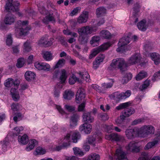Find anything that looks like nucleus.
I'll use <instances>...</instances> for the list:
<instances>
[{
    "label": "nucleus",
    "instance_id": "obj_1",
    "mask_svg": "<svg viewBox=\"0 0 160 160\" xmlns=\"http://www.w3.org/2000/svg\"><path fill=\"white\" fill-rule=\"evenodd\" d=\"M82 117L85 123L80 126L79 130L81 131H83L87 134H89L91 131L92 126L89 123L92 122L94 121V118L91 116L90 112H84Z\"/></svg>",
    "mask_w": 160,
    "mask_h": 160
},
{
    "label": "nucleus",
    "instance_id": "obj_2",
    "mask_svg": "<svg viewBox=\"0 0 160 160\" xmlns=\"http://www.w3.org/2000/svg\"><path fill=\"white\" fill-rule=\"evenodd\" d=\"M128 67V64L126 63L123 58H121L113 59L108 69L109 71L116 70L118 68L121 71L123 72Z\"/></svg>",
    "mask_w": 160,
    "mask_h": 160
},
{
    "label": "nucleus",
    "instance_id": "obj_3",
    "mask_svg": "<svg viewBox=\"0 0 160 160\" xmlns=\"http://www.w3.org/2000/svg\"><path fill=\"white\" fill-rule=\"evenodd\" d=\"M93 30L92 28L89 26L83 27L78 30L79 36L78 41L82 44L87 43L88 40L87 35L91 34Z\"/></svg>",
    "mask_w": 160,
    "mask_h": 160
},
{
    "label": "nucleus",
    "instance_id": "obj_4",
    "mask_svg": "<svg viewBox=\"0 0 160 160\" xmlns=\"http://www.w3.org/2000/svg\"><path fill=\"white\" fill-rule=\"evenodd\" d=\"M20 3L18 1H13V0H7L5 6L7 11L10 12H18L19 10Z\"/></svg>",
    "mask_w": 160,
    "mask_h": 160
},
{
    "label": "nucleus",
    "instance_id": "obj_5",
    "mask_svg": "<svg viewBox=\"0 0 160 160\" xmlns=\"http://www.w3.org/2000/svg\"><path fill=\"white\" fill-rule=\"evenodd\" d=\"M135 112V109L132 107L127 108L121 113L120 116L121 120H117L116 121V122L119 124L121 123L122 122L125 120L126 118L129 117Z\"/></svg>",
    "mask_w": 160,
    "mask_h": 160
},
{
    "label": "nucleus",
    "instance_id": "obj_6",
    "mask_svg": "<svg viewBox=\"0 0 160 160\" xmlns=\"http://www.w3.org/2000/svg\"><path fill=\"white\" fill-rule=\"evenodd\" d=\"M141 137H147L150 134H154L155 129L151 125H145L139 128Z\"/></svg>",
    "mask_w": 160,
    "mask_h": 160
},
{
    "label": "nucleus",
    "instance_id": "obj_7",
    "mask_svg": "<svg viewBox=\"0 0 160 160\" xmlns=\"http://www.w3.org/2000/svg\"><path fill=\"white\" fill-rule=\"evenodd\" d=\"M112 44L110 42H107L104 43L97 48L93 49L92 53L89 56V58L91 59L92 58L94 57L99 52L104 51L107 49Z\"/></svg>",
    "mask_w": 160,
    "mask_h": 160
},
{
    "label": "nucleus",
    "instance_id": "obj_8",
    "mask_svg": "<svg viewBox=\"0 0 160 160\" xmlns=\"http://www.w3.org/2000/svg\"><path fill=\"white\" fill-rule=\"evenodd\" d=\"M126 134L128 139H132L136 137H141L139 128H137L127 129Z\"/></svg>",
    "mask_w": 160,
    "mask_h": 160
},
{
    "label": "nucleus",
    "instance_id": "obj_9",
    "mask_svg": "<svg viewBox=\"0 0 160 160\" xmlns=\"http://www.w3.org/2000/svg\"><path fill=\"white\" fill-rule=\"evenodd\" d=\"M130 40L128 36L122 37L119 41L118 43L119 47L117 49L116 51L118 52L124 51L125 49L123 48L130 42Z\"/></svg>",
    "mask_w": 160,
    "mask_h": 160
},
{
    "label": "nucleus",
    "instance_id": "obj_10",
    "mask_svg": "<svg viewBox=\"0 0 160 160\" xmlns=\"http://www.w3.org/2000/svg\"><path fill=\"white\" fill-rule=\"evenodd\" d=\"M137 143L135 142H130L128 145L126 146L125 148L128 152H132L133 153H137L140 151V146L137 145Z\"/></svg>",
    "mask_w": 160,
    "mask_h": 160
},
{
    "label": "nucleus",
    "instance_id": "obj_11",
    "mask_svg": "<svg viewBox=\"0 0 160 160\" xmlns=\"http://www.w3.org/2000/svg\"><path fill=\"white\" fill-rule=\"evenodd\" d=\"M86 96L85 90L82 88H80L77 91L76 95V102L79 103L80 102L84 100Z\"/></svg>",
    "mask_w": 160,
    "mask_h": 160
},
{
    "label": "nucleus",
    "instance_id": "obj_12",
    "mask_svg": "<svg viewBox=\"0 0 160 160\" xmlns=\"http://www.w3.org/2000/svg\"><path fill=\"white\" fill-rule=\"evenodd\" d=\"M35 68L39 70L48 71L50 70V66L46 63L36 62L34 64Z\"/></svg>",
    "mask_w": 160,
    "mask_h": 160
},
{
    "label": "nucleus",
    "instance_id": "obj_13",
    "mask_svg": "<svg viewBox=\"0 0 160 160\" xmlns=\"http://www.w3.org/2000/svg\"><path fill=\"white\" fill-rule=\"evenodd\" d=\"M140 54L137 53H135L128 60V62H126L128 64V66L130 65L136 64L140 62Z\"/></svg>",
    "mask_w": 160,
    "mask_h": 160
},
{
    "label": "nucleus",
    "instance_id": "obj_14",
    "mask_svg": "<svg viewBox=\"0 0 160 160\" xmlns=\"http://www.w3.org/2000/svg\"><path fill=\"white\" fill-rule=\"evenodd\" d=\"M160 142V134L154 139L153 141L148 142L144 147L145 150H147L154 146Z\"/></svg>",
    "mask_w": 160,
    "mask_h": 160
},
{
    "label": "nucleus",
    "instance_id": "obj_15",
    "mask_svg": "<svg viewBox=\"0 0 160 160\" xmlns=\"http://www.w3.org/2000/svg\"><path fill=\"white\" fill-rule=\"evenodd\" d=\"M88 16V12L87 11L83 12L82 13L78 18L77 22L79 23L86 22Z\"/></svg>",
    "mask_w": 160,
    "mask_h": 160
},
{
    "label": "nucleus",
    "instance_id": "obj_16",
    "mask_svg": "<svg viewBox=\"0 0 160 160\" xmlns=\"http://www.w3.org/2000/svg\"><path fill=\"white\" fill-rule=\"evenodd\" d=\"M112 82H110L107 83H103L101 85L102 87L100 89L99 92L100 93H104L107 91V89L110 88L113 86V79H111Z\"/></svg>",
    "mask_w": 160,
    "mask_h": 160
},
{
    "label": "nucleus",
    "instance_id": "obj_17",
    "mask_svg": "<svg viewBox=\"0 0 160 160\" xmlns=\"http://www.w3.org/2000/svg\"><path fill=\"white\" fill-rule=\"evenodd\" d=\"M112 82H110L107 83H103L101 85L102 87L100 89L99 92L100 93H104L107 91V89L110 88L113 86V79H111Z\"/></svg>",
    "mask_w": 160,
    "mask_h": 160
},
{
    "label": "nucleus",
    "instance_id": "obj_18",
    "mask_svg": "<svg viewBox=\"0 0 160 160\" xmlns=\"http://www.w3.org/2000/svg\"><path fill=\"white\" fill-rule=\"evenodd\" d=\"M14 16L12 14L9 13L6 15L4 19L5 24L11 25L14 22Z\"/></svg>",
    "mask_w": 160,
    "mask_h": 160
},
{
    "label": "nucleus",
    "instance_id": "obj_19",
    "mask_svg": "<svg viewBox=\"0 0 160 160\" xmlns=\"http://www.w3.org/2000/svg\"><path fill=\"white\" fill-rule=\"evenodd\" d=\"M106 139L111 140L112 141H119L121 138L118 134L115 133H111L108 135H106L105 136Z\"/></svg>",
    "mask_w": 160,
    "mask_h": 160
},
{
    "label": "nucleus",
    "instance_id": "obj_20",
    "mask_svg": "<svg viewBox=\"0 0 160 160\" xmlns=\"http://www.w3.org/2000/svg\"><path fill=\"white\" fill-rule=\"evenodd\" d=\"M53 13L51 14L49 12V13L42 19V22L45 24L47 25L50 22H55L56 19L54 17L52 16Z\"/></svg>",
    "mask_w": 160,
    "mask_h": 160
},
{
    "label": "nucleus",
    "instance_id": "obj_21",
    "mask_svg": "<svg viewBox=\"0 0 160 160\" xmlns=\"http://www.w3.org/2000/svg\"><path fill=\"white\" fill-rule=\"evenodd\" d=\"M101 138L97 134H93L92 135L89 136L88 138V143L90 144H93L96 140L100 141Z\"/></svg>",
    "mask_w": 160,
    "mask_h": 160
},
{
    "label": "nucleus",
    "instance_id": "obj_22",
    "mask_svg": "<svg viewBox=\"0 0 160 160\" xmlns=\"http://www.w3.org/2000/svg\"><path fill=\"white\" fill-rule=\"evenodd\" d=\"M78 119V116L76 114H74L71 117L70 121L71 127L72 128L77 125Z\"/></svg>",
    "mask_w": 160,
    "mask_h": 160
},
{
    "label": "nucleus",
    "instance_id": "obj_23",
    "mask_svg": "<svg viewBox=\"0 0 160 160\" xmlns=\"http://www.w3.org/2000/svg\"><path fill=\"white\" fill-rule=\"evenodd\" d=\"M68 78L67 72L65 69H62L61 70V73L59 78V80L61 84H63L65 82Z\"/></svg>",
    "mask_w": 160,
    "mask_h": 160
},
{
    "label": "nucleus",
    "instance_id": "obj_24",
    "mask_svg": "<svg viewBox=\"0 0 160 160\" xmlns=\"http://www.w3.org/2000/svg\"><path fill=\"white\" fill-rule=\"evenodd\" d=\"M150 56L155 65H157L160 63V55L159 54L156 52H153L150 54Z\"/></svg>",
    "mask_w": 160,
    "mask_h": 160
},
{
    "label": "nucleus",
    "instance_id": "obj_25",
    "mask_svg": "<svg viewBox=\"0 0 160 160\" xmlns=\"http://www.w3.org/2000/svg\"><path fill=\"white\" fill-rule=\"evenodd\" d=\"M9 145V142L6 140H4L0 142V150L1 153L2 151L5 152L7 150V148Z\"/></svg>",
    "mask_w": 160,
    "mask_h": 160
},
{
    "label": "nucleus",
    "instance_id": "obj_26",
    "mask_svg": "<svg viewBox=\"0 0 160 160\" xmlns=\"http://www.w3.org/2000/svg\"><path fill=\"white\" fill-rule=\"evenodd\" d=\"M18 141L21 144L23 145L27 144L28 142V135L26 134L22 136L18 135Z\"/></svg>",
    "mask_w": 160,
    "mask_h": 160
},
{
    "label": "nucleus",
    "instance_id": "obj_27",
    "mask_svg": "<svg viewBox=\"0 0 160 160\" xmlns=\"http://www.w3.org/2000/svg\"><path fill=\"white\" fill-rule=\"evenodd\" d=\"M146 21V20L143 19L137 24V27L138 29L142 31H145L147 29Z\"/></svg>",
    "mask_w": 160,
    "mask_h": 160
},
{
    "label": "nucleus",
    "instance_id": "obj_28",
    "mask_svg": "<svg viewBox=\"0 0 160 160\" xmlns=\"http://www.w3.org/2000/svg\"><path fill=\"white\" fill-rule=\"evenodd\" d=\"M74 93L69 90H66L63 94V97L65 99L70 100L74 95Z\"/></svg>",
    "mask_w": 160,
    "mask_h": 160
},
{
    "label": "nucleus",
    "instance_id": "obj_29",
    "mask_svg": "<svg viewBox=\"0 0 160 160\" xmlns=\"http://www.w3.org/2000/svg\"><path fill=\"white\" fill-rule=\"evenodd\" d=\"M35 73L31 71L26 72L25 74V79L28 81L33 80L35 78Z\"/></svg>",
    "mask_w": 160,
    "mask_h": 160
},
{
    "label": "nucleus",
    "instance_id": "obj_30",
    "mask_svg": "<svg viewBox=\"0 0 160 160\" xmlns=\"http://www.w3.org/2000/svg\"><path fill=\"white\" fill-rule=\"evenodd\" d=\"M106 10L103 7H100L96 10V14L98 17L104 16L106 14Z\"/></svg>",
    "mask_w": 160,
    "mask_h": 160
},
{
    "label": "nucleus",
    "instance_id": "obj_31",
    "mask_svg": "<svg viewBox=\"0 0 160 160\" xmlns=\"http://www.w3.org/2000/svg\"><path fill=\"white\" fill-rule=\"evenodd\" d=\"M38 144V142L34 139L31 140L29 142L28 146H27L26 150L27 151H29L32 150L35 147L36 144Z\"/></svg>",
    "mask_w": 160,
    "mask_h": 160
},
{
    "label": "nucleus",
    "instance_id": "obj_32",
    "mask_svg": "<svg viewBox=\"0 0 160 160\" xmlns=\"http://www.w3.org/2000/svg\"><path fill=\"white\" fill-rule=\"evenodd\" d=\"M132 77V75L131 73L128 72L126 73L122 80V82L123 84L127 83L129 81L131 80Z\"/></svg>",
    "mask_w": 160,
    "mask_h": 160
},
{
    "label": "nucleus",
    "instance_id": "obj_33",
    "mask_svg": "<svg viewBox=\"0 0 160 160\" xmlns=\"http://www.w3.org/2000/svg\"><path fill=\"white\" fill-rule=\"evenodd\" d=\"M42 55L43 58L46 61H50L53 58L52 54L49 51L43 52Z\"/></svg>",
    "mask_w": 160,
    "mask_h": 160
},
{
    "label": "nucleus",
    "instance_id": "obj_34",
    "mask_svg": "<svg viewBox=\"0 0 160 160\" xmlns=\"http://www.w3.org/2000/svg\"><path fill=\"white\" fill-rule=\"evenodd\" d=\"M16 89L15 88H12L10 92L13 100L15 101H17L19 98V96L18 94L16 92Z\"/></svg>",
    "mask_w": 160,
    "mask_h": 160
},
{
    "label": "nucleus",
    "instance_id": "obj_35",
    "mask_svg": "<svg viewBox=\"0 0 160 160\" xmlns=\"http://www.w3.org/2000/svg\"><path fill=\"white\" fill-rule=\"evenodd\" d=\"M111 98L116 100L120 101L122 99V95L121 93H119L118 92H116L113 93L111 95Z\"/></svg>",
    "mask_w": 160,
    "mask_h": 160
},
{
    "label": "nucleus",
    "instance_id": "obj_36",
    "mask_svg": "<svg viewBox=\"0 0 160 160\" xmlns=\"http://www.w3.org/2000/svg\"><path fill=\"white\" fill-rule=\"evenodd\" d=\"M79 78L76 77L74 74H72L69 79V83L70 85H73L77 82H79Z\"/></svg>",
    "mask_w": 160,
    "mask_h": 160
},
{
    "label": "nucleus",
    "instance_id": "obj_37",
    "mask_svg": "<svg viewBox=\"0 0 160 160\" xmlns=\"http://www.w3.org/2000/svg\"><path fill=\"white\" fill-rule=\"evenodd\" d=\"M147 73L145 72L142 71L139 72L136 76V79L137 81L142 80L146 77Z\"/></svg>",
    "mask_w": 160,
    "mask_h": 160
},
{
    "label": "nucleus",
    "instance_id": "obj_38",
    "mask_svg": "<svg viewBox=\"0 0 160 160\" xmlns=\"http://www.w3.org/2000/svg\"><path fill=\"white\" fill-rule=\"evenodd\" d=\"M129 102L120 103L118 106L116 107V109L120 110L128 107L130 104Z\"/></svg>",
    "mask_w": 160,
    "mask_h": 160
},
{
    "label": "nucleus",
    "instance_id": "obj_39",
    "mask_svg": "<svg viewBox=\"0 0 160 160\" xmlns=\"http://www.w3.org/2000/svg\"><path fill=\"white\" fill-rule=\"evenodd\" d=\"M23 127L22 126L15 127L14 129L13 132V136H17L19 134L21 133V132L23 131Z\"/></svg>",
    "mask_w": 160,
    "mask_h": 160
},
{
    "label": "nucleus",
    "instance_id": "obj_40",
    "mask_svg": "<svg viewBox=\"0 0 160 160\" xmlns=\"http://www.w3.org/2000/svg\"><path fill=\"white\" fill-rule=\"evenodd\" d=\"M46 152V151L44 149L41 147H38L36 149L35 154L36 155H43L45 154Z\"/></svg>",
    "mask_w": 160,
    "mask_h": 160
},
{
    "label": "nucleus",
    "instance_id": "obj_41",
    "mask_svg": "<svg viewBox=\"0 0 160 160\" xmlns=\"http://www.w3.org/2000/svg\"><path fill=\"white\" fill-rule=\"evenodd\" d=\"M38 9L40 13L43 15L46 16L49 13V12L43 6L39 7Z\"/></svg>",
    "mask_w": 160,
    "mask_h": 160
},
{
    "label": "nucleus",
    "instance_id": "obj_42",
    "mask_svg": "<svg viewBox=\"0 0 160 160\" xmlns=\"http://www.w3.org/2000/svg\"><path fill=\"white\" fill-rule=\"evenodd\" d=\"M25 63V60L24 58H19L17 60L16 66L17 68H20L22 67Z\"/></svg>",
    "mask_w": 160,
    "mask_h": 160
},
{
    "label": "nucleus",
    "instance_id": "obj_43",
    "mask_svg": "<svg viewBox=\"0 0 160 160\" xmlns=\"http://www.w3.org/2000/svg\"><path fill=\"white\" fill-rule=\"evenodd\" d=\"M140 6L137 3H136L133 8V15L135 16H137L138 15V12L140 11Z\"/></svg>",
    "mask_w": 160,
    "mask_h": 160
},
{
    "label": "nucleus",
    "instance_id": "obj_44",
    "mask_svg": "<svg viewBox=\"0 0 160 160\" xmlns=\"http://www.w3.org/2000/svg\"><path fill=\"white\" fill-rule=\"evenodd\" d=\"M80 136V134L79 132H75L73 133L72 136V140L73 142L76 143L77 142V140L79 139Z\"/></svg>",
    "mask_w": 160,
    "mask_h": 160
},
{
    "label": "nucleus",
    "instance_id": "obj_45",
    "mask_svg": "<svg viewBox=\"0 0 160 160\" xmlns=\"http://www.w3.org/2000/svg\"><path fill=\"white\" fill-rule=\"evenodd\" d=\"M101 33L103 35V37L105 39H109L111 37V33L106 30H103Z\"/></svg>",
    "mask_w": 160,
    "mask_h": 160
},
{
    "label": "nucleus",
    "instance_id": "obj_46",
    "mask_svg": "<svg viewBox=\"0 0 160 160\" xmlns=\"http://www.w3.org/2000/svg\"><path fill=\"white\" fill-rule=\"evenodd\" d=\"M100 156L96 153L91 154L88 157V160H100Z\"/></svg>",
    "mask_w": 160,
    "mask_h": 160
},
{
    "label": "nucleus",
    "instance_id": "obj_47",
    "mask_svg": "<svg viewBox=\"0 0 160 160\" xmlns=\"http://www.w3.org/2000/svg\"><path fill=\"white\" fill-rule=\"evenodd\" d=\"M75 154L77 156H82L84 155L83 152L78 148L74 147L73 148Z\"/></svg>",
    "mask_w": 160,
    "mask_h": 160
},
{
    "label": "nucleus",
    "instance_id": "obj_48",
    "mask_svg": "<svg viewBox=\"0 0 160 160\" xmlns=\"http://www.w3.org/2000/svg\"><path fill=\"white\" fill-rule=\"evenodd\" d=\"M98 117L99 119L103 121L107 120L108 118L107 114L104 113L98 114Z\"/></svg>",
    "mask_w": 160,
    "mask_h": 160
},
{
    "label": "nucleus",
    "instance_id": "obj_49",
    "mask_svg": "<svg viewBox=\"0 0 160 160\" xmlns=\"http://www.w3.org/2000/svg\"><path fill=\"white\" fill-rule=\"evenodd\" d=\"M150 82L149 81H145L142 85H141L139 89L140 91H143L146 89L149 85Z\"/></svg>",
    "mask_w": 160,
    "mask_h": 160
},
{
    "label": "nucleus",
    "instance_id": "obj_50",
    "mask_svg": "<svg viewBox=\"0 0 160 160\" xmlns=\"http://www.w3.org/2000/svg\"><path fill=\"white\" fill-rule=\"evenodd\" d=\"M39 43L42 44L44 45V46L47 47L51 46L52 44V43L51 42L49 41H44L42 39V38L39 40Z\"/></svg>",
    "mask_w": 160,
    "mask_h": 160
},
{
    "label": "nucleus",
    "instance_id": "obj_51",
    "mask_svg": "<svg viewBox=\"0 0 160 160\" xmlns=\"http://www.w3.org/2000/svg\"><path fill=\"white\" fill-rule=\"evenodd\" d=\"M31 49V47L30 46V43L26 42L24 44V52H29Z\"/></svg>",
    "mask_w": 160,
    "mask_h": 160
},
{
    "label": "nucleus",
    "instance_id": "obj_52",
    "mask_svg": "<svg viewBox=\"0 0 160 160\" xmlns=\"http://www.w3.org/2000/svg\"><path fill=\"white\" fill-rule=\"evenodd\" d=\"M13 79L10 78L6 80L4 83V85L7 87H11L12 86V84L13 82Z\"/></svg>",
    "mask_w": 160,
    "mask_h": 160
},
{
    "label": "nucleus",
    "instance_id": "obj_53",
    "mask_svg": "<svg viewBox=\"0 0 160 160\" xmlns=\"http://www.w3.org/2000/svg\"><path fill=\"white\" fill-rule=\"evenodd\" d=\"M12 34H10L8 35L6 40V44L8 46H10L12 45Z\"/></svg>",
    "mask_w": 160,
    "mask_h": 160
},
{
    "label": "nucleus",
    "instance_id": "obj_54",
    "mask_svg": "<svg viewBox=\"0 0 160 160\" xmlns=\"http://www.w3.org/2000/svg\"><path fill=\"white\" fill-rule=\"evenodd\" d=\"M100 38L98 36H94L92 38V40L90 41V44L92 45L93 46H94V44L95 43H98L100 41Z\"/></svg>",
    "mask_w": 160,
    "mask_h": 160
},
{
    "label": "nucleus",
    "instance_id": "obj_55",
    "mask_svg": "<svg viewBox=\"0 0 160 160\" xmlns=\"http://www.w3.org/2000/svg\"><path fill=\"white\" fill-rule=\"evenodd\" d=\"M131 92L130 90H127L125 92H121V95H122V99L128 98L131 95Z\"/></svg>",
    "mask_w": 160,
    "mask_h": 160
},
{
    "label": "nucleus",
    "instance_id": "obj_56",
    "mask_svg": "<svg viewBox=\"0 0 160 160\" xmlns=\"http://www.w3.org/2000/svg\"><path fill=\"white\" fill-rule=\"evenodd\" d=\"M138 160H148V153L144 152H142L141 156L138 158Z\"/></svg>",
    "mask_w": 160,
    "mask_h": 160
},
{
    "label": "nucleus",
    "instance_id": "obj_57",
    "mask_svg": "<svg viewBox=\"0 0 160 160\" xmlns=\"http://www.w3.org/2000/svg\"><path fill=\"white\" fill-rule=\"evenodd\" d=\"M65 60L64 59H60L59 60L56 64L53 67L54 69L58 68L62 66V64L64 63Z\"/></svg>",
    "mask_w": 160,
    "mask_h": 160
},
{
    "label": "nucleus",
    "instance_id": "obj_58",
    "mask_svg": "<svg viewBox=\"0 0 160 160\" xmlns=\"http://www.w3.org/2000/svg\"><path fill=\"white\" fill-rule=\"evenodd\" d=\"M21 105L18 103H13L11 105V107L12 110L14 111H17L20 108Z\"/></svg>",
    "mask_w": 160,
    "mask_h": 160
},
{
    "label": "nucleus",
    "instance_id": "obj_59",
    "mask_svg": "<svg viewBox=\"0 0 160 160\" xmlns=\"http://www.w3.org/2000/svg\"><path fill=\"white\" fill-rule=\"evenodd\" d=\"M19 28L20 31L19 34L20 36H25L27 35L28 32L27 29V28H26L25 29L20 28Z\"/></svg>",
    "mask_w": 160,
    "mask_h": 160
},
{
    "label": "nucleus",
    "instance_id": "obj_60",
    "mask_svg": "<svg viewBox=\"0 0 160 160\" xmlns=\"http://www.w3.org/2000/svg\"><path fill=\"white\" fill-rule=\"evenodd\" d=\"M105 55L104 54H100L96 58V61L98 63L102 62L105 58Z\"/></svg>",
    "mask_w": 160,
    "mask_h": 160
},
{
    "label": "nucleus",
    "instance_id": "obj_61",
    "mask_svg": "<svg viewBox=\"0 0 160 160\" xmlns=\"http://www.w3.org/2000/svg\"><path fill=\"white\" fill-rule=\"evenodd\" d=\"M58 41L60 42L61 44L63 46H65L67 44L65 38L64 37L60 36L58 38Z\"/></svg>",
    "mask_w": 160,
    "mask_h": 160
},
{
    "label": "nucleus",
    "instance_id": "obj_62",
    "mask_svg": "<svg viewBox=\"0 0 160 160\" xmlns=\"http://www.w3.org/2000/svg\"><path fill=\"white\" fill-rule=\"evenodd\" d=\"M86 103L85 102L83 101L80 104L78 108V111L79 112L83 111L85 108Z\"/></svg>",
    "mask_w": 160,
    "mask_h": 160
},
{
    "label": "nucleus",
    "instance_id": "obj_63",
    "mask_svg": "<svg viewBox=\"0 0 160 160\" xmlns=\"http://www.w3.org/2000/svg\"><path fill=\"white\" fill-rule=\"evenodd\" d=\"M143 121V119L141 118L136 119L132 122L131 124L132 125H136L137 124L140 123Z\"/></svg>",
    "mask_w": 160,
    "mask_h": 160
},
{
    "label": "nucleus",
    "instance_id": "obj_64",
    "mask_svg": "<svg viewBox=\"0 0 160 160\" xmlns=\"http://www.w3.org/2000/svg\"><path fill=\"white\" fill-rule=\"evenodd\" d=\"M65 108L69 112H72L75 110V108L74 107L68 105H66L65 106Z\"/></svg>",
    "mask_w": 160,
    "mask_h": 160
}]
</instances>
